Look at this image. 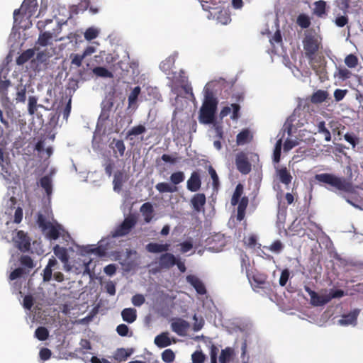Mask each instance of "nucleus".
<instances>
[{
    "instance_id": "nucleus-6",
    "label": "nucleus",
    "mask_w": 363,
    "mask_h": 363,
    "mask_svg": "<svg viewBox=\"0 0 363 363\" xmlns=\"http://www.w3.org/2000/svg\"><path fill=\"white\" fill-rule=\"evenodd\" d=\"M136 223L135 220L131 217H127L124 219L123 223L119 225L113 232H112V236L114 238L121 237L126 235L130 233L131 229L135 226Z\"/></svg>"
},
{
    "instance_id": "nucleus-36",
    "label": "nucleus",
    "mask_w": 363,
    "mask_h": 363,
    "mask_svg": "<svg viewBox=\"0 0 363 363\" xmlns=\"http://www.w3.org/2000/svg\"><path fill=\"white\" fill-rule=\"evenodd\" d=\"M296 24L303 29L308 28L311 24V18L306 13H301L297 16Z\"/></svg>"
},
{
    "instance_id": "nucleus-4",
    "label": "nucleus",
    "mask_w": 363,
    "mask_h": 363,
    "mask_svg": "<svg viewBox=\"0 0 363 363\" xmlns=\"http://www.w3.org/2000/svg\"><path fill=\"white\" fill-rule=\"evenodd\" d=\"M38 7L36 0H24L21 8L13 11L14 21H17V16L21 14H28L29 17L33 16Z\"/></svg>"
},
{
    "instance_id": "nucleus-21",
    "label": "nucleus",
    "mask_w": 363,
    "mask_h": 363,
    "mask_svg": "<svg viewBox=\"0 0 363 363\" xmlns=\"http://www.w3.org/2000/svg\"><path fill=\"white\" fill-rule=\"evenodd\" d=\"M252 139V135L248 129H243L237 135L236 143L238 145H243L250 143Z\"/></svg>"
},
{
    "instance_id": "nucleus-22",
    "label": "nucleus",
    "mask_w": 363,
    "mask_h": 363,
    "mask_svg": "<svg viewBox=\"0 0 363 363\" xmlns=\"http://www.w3.org/2000/svg\"><path fill=\"white\" fill-rule=\"evenodd\" d=\"M326 2L323 0H319L314 3L313 13L319 18H323L326 16Z\"/></svg>"
},
{
    "instance_id": "nucleus-19",
    "label": "nucleus",
    "mask_w": 363,
    "mask_h": 363,
    "mask_svg": "<svg viewBox=\"0 0 363 363\" xmlns=\"http://www.w3.org/2000/svg\"><path fill=\"white\" fill-rule=\"evenodd\" d=\"M154 342L160 348L166 347L172 344V341L169 337V333L167 332L162 333L157 335L155 338Z\"/></svg>"
},
{
    "instance_id": "nucleus-15",
    "label": "nucleus",
    "mask_w": 363,
    "mask_h": 363,
    "mask_svg": "<svg viewBox=\"0 0 363 363\" xmlns=\"http://www.w3.org/2000/svg\"><path fill=\"white\" fill-rule=\"evenodd\" d=\"M186 280L199 294L204 295L206 294V289L203 283L197 277L189 275L186 277Z\"/></svg>"
},
{
    "instance_id": "nucleus-43",
    "label": "nucleus",
    "mask_w": 363,
    "mask_h": 363,
    "mask_svg": "<svg viewBox=\"0 0 363 363\" xmlns=\"http://www.w3.org/2000/svg\"><path fill=\"white\" fill-rule=\"evenodd\" d=\"M185 175L182 171L174 172L170 176V181L174 186L177 185L184 181Z\"/></svg>"
},
{
    "instance_id": "nucleus-58",
    "label": "nucleus",
    "mask_w": 363,
    "mask_h": 363,
    "mask_svg": "<svg viewBox=\"0 0 363 363\" xmlns=\"http://www.w3.org/2000/svg\"><path fill=\"white\" fill-rule=\"evenodd\" d=\"M289 275H290V272L288 269H285L281 272V276L279 278V281L280 286H284L286 284V283L289 280Z\"/></svg>"
},
{
    "instance_id": "nucleus-29",
    "label": "nucleus",
    "mask_w": 363,
    "mask_h": 363,
    "mask_svg": "<svg viewBox=\"0 0 363 363\" xmlns=\"http://www.w3.org/2000/svg\"><path fill=\"white\" fill-rule=\"evenodd\" d=\"M52 38H54L53 33H51L50 31H45L40 33L38 36L36 44L42 47H45L51 44L50 41Z\"/></svg>"
},
{
    "instance_id": "nucleus-38",
    "label": "nucleus",
    "mask_w": 363,
    "mask_h": 363,
    "mask_svg": "<svg viewBox=\"0 0 363 363\" xmlns=\"http://www.w3.org/2000/svg\"><path fill=\"white\" fill-rule=\"evenodd\" d=\"M344 62L347 67L350 69H354L359 64V60L355 55L349 54L345 57Z\"/></svg>"
},
{
    "instance_id": "nucleus-13",
    "label": "nucleus",
    "mask_w": 363,
    "mask_h": 363,
    "mask_svg": "<svg viewBox=\"0 0 363 363\" xmlns=\"http://www.w3.org/2000/svg\"><path fill=\"white\" fill-rule=\"evenodd\" d=\"M276 176L279 181L286 186L290 184L293 179L292 175L286 167L277 168Z\"/></svg>"
},
{
    "instance_id": "nucleus-42",
    "label": "nucleus",
    "mask_w": 363,
    "mask_h": 363,
    "mask_svg": "<svg viewBox=\"0 0 363 363\" xmlns=\"http://www.w3.org/2000/svg\"><path fill=\"white\" fill-rule=\"evenodd\" d=\"M35 336L40 341L46 340L49 336V332L45 327H38L35 331Z\"/></svg>"
},
{
    "instance_id": "nucleus-41",
    "label": "nucleus",
    "mask_w": 363,
    "mask_h": 363,
    "mask_svg": "<svg viewBox=\"0 0 363 363\" xmlns=\"http://www.w3.org/2000/svg\"><path fill=\"white\" fill-rule=\"evenodd\" d=\"M130 353L124 348L118 349L113 354V358L118 362H124L130 356Z\"/></svg>"
},
{
    "instance_id": "nucleus-45",
    "label": "nucleus",
    "mask_w": 363,
    "mask_h": 363,
    "mask_svg": "<svg viewBox=\"0 0 363 363\" xmlns=\"http://www.w3.org/2000/svg\"><path fill=\"white\" fill-rule=\"evenodd\" d=\"M140 86H135L132 91L130 92V95L128 96V106H132L133 104L136 103V101L138 99V97L140 93Z\"/></svg>"
},
{
    "instance_id": "nucleus-60",
    "label": "nucleus",
    "mask_w": 363,
    "mask_h": 363,
    "mask_svg": "<svg viewBox=\"0 0 363 363\" xmlns=\"http://www.w3.org/2000/svg\"><path fill=\"white\" fill-rule=\"evenodd\" d=\"M145 301V297L142 294H135L132 297V303L135 306H140Z\"/></svg>"
},
{
    "instance_id": "nucleus-5",
    "label": "nucleus",
    "mask_w": 363,
    "mask_h": 363,
    "mask_svg": "<svg viewBox=\"0 0 363 363\" xmlns=\"http://www.w3.org/2000/svg\"><path fill=\"white\" fill-rule=\"evenodd\" d=\"M235 165L238 170L242 174H247L251 172V163L247 154L242 151L236 155Z\"/></svg>"
},
{
    "instance_id": "nucleus-26",
    "label": "nucleus",
    "mask_w": 363,
    "mask_h": 363,
    "mask_svg": "<svg viewBox=\"0 0 363 363\" xmlns=\"http://www.w3.org/2000/svg\"><path fill=\"white\" fill-rule=\"evenodd\" d=\"M64 24H66V22L63 23H60L58 22L56 25V27L52 29L51 33H53V38H55V41H63L66 39L72 40L74 38V35L72 33H70L67 36H59V34L62 31V27Z\"/></svg>"
},
{
    "instance_id": "nucleus-40",
    "label": "nucleus",
    "mask_w": 363,
    "mask_h": 363,
    "mask_svg": "<svg viewBox=\"0 0 363 363\" xmlns=\"http://www.w3.org/2000/svg\"><path fill=\"white\" fill-rule=\"evenodd\" d=\"M93 73L100 77L112 78L113 74L104 67H96L92 69Z\"/></svg>"
},
{
    "instance_id": "nucleus-31",
    "label": "nucleus",
    "mask_w": 363,
    "mask_h": 363,
    "mask_svg": "<svg viewBox=\"0 0 363 363\" xmlns=\"http://www.w3.org/2000/svg\"><path fill=\"white\" fill-rule=\"evenodd\" d=\"M0 165L1 167V174L6 178L11 176V164L7 160H4L3 150L0 148Z\"/></svg>"
},
{
    "instance_id": "nucleus-20",
    "label": "nucleus",
    "mask_w": 363,
    "mask_h": 363,
    "mask_svg": "<svg viewBox=\"0 0 363 363\" xmlns=\"http://www.w3.org/2000/svg\"><path fill=\"white\" fill-rule=\"evenodd\" d=\"M235 356V350L233 348L227 347L222 350L219 356L220 363H229L233 359Z\"/></svg>"
},
{
    "instance_id": "nucleus-62",
    "label": "nucleus",
    "mask_w": 363,
    "mask_h": 363,
    "mask_svg": "<svg viewBox=\"0 0 363 363\" xmlns=\"http://www.w3.org/2000/svg\"><path fill=\"white\" fill-rule=\"evenodd\" d=\"M25 273L23 269L22 268H16L14 269L9 275V279L11 281L15 280L19 277H21Z\"/></svg>"
},
{
    "instance_id": "nucleus-64",
    "label": "nucleus",
    "mask_w": 363,
    "mask_h": 363,
    "mask_svg": "<svg viewBox=\"0 0 363 363\" xmlns=\"http://www.w3.org/2000/svg\"><path fill=\"white\" fill-rule=\"evenodd\" d=\"M51 354L52 352L48 348H42L39 352L40 358L43 361L49 359L51 357Z\"/></svg>"
},
{
    "instance_id": "nucleus-56",
    "label": "nucleus",
    "mask_w": 363,
    "mask_h": 363,
    "mask_svg": "<svg viewBox=\"0 0 363 363\" xmlns=\"http://www.w3.org/2000/svg\"><path fill=\"white\" fill-rule=\"evenodd\" d=\"M71 58H72V61H71L72 65H75L77 67H79L82 65V61L85 57H84V55L82 54V55L74 54V55H71Z\"/></svg>"
},
{
    "instance_id": "nucleus-33",
    "label": "nucleus",
    "mask_w": 363,
    "mask_h": 363,
    "mask_svg": "<svg viewBox=\"0 0 363 363\" xmlns=\"http://www.w3.org/2000/svg\"><path fill=\"white\" fill-rule=\"evenodd\" d=\"M35 55L34 50L28 49L26 51L23 52L17 58H16V64L18 65H23L26 62H27L29 60H30Z\"/></svg>"
},
{
    "instance_id": "nucleus-59",
    "label": "nucleus",
    "mask_w": 363,
    "mask_h": 363,
    "mask_svg": "<svg viewBox=\"0 0 363 363\" xmlns=\"http://www.w3.org/2000/svg\"><path fill=\"white\" fill-rule=\"evenodd\" d=\"M257 236L255 235H250L247 238H245L244 243L249 247H254L257 244Z\"/></svg>"
},
{
    "instance_id": "nucleus-46",
    "label": "nucleus",
    "mask_w": 363,
    "mask_h": 363,
    "mask_svg": "<svg viewBox=\"0 0 363 363\" xmlns=\"http://www.w3.org/2000/svg\"><path fill=\"white\" fill-rule=\"evenodd\" d=\"M175 359V354L171 349H167L162 353V359L166 363H171Z\"/></svg>"
},
{
    "instance_id": "nucleus-11",
    "label": "nucleus",
    "mask_w": 363,
    "mask_h": 363,
    "mask_svg": "<svg viewBox=\"0 0 363 363\" xmlns=\"http://www.w3.org/2000/svg\"><path fill=\"white\" fill-rule=\"evenodd\" d=\"M206 202V198L204 194L198 193L193 196L191 199V204L194 210L200 212L203 210V206Z\"/></svg>"
},
{
    "instance_id": "nucleus-34",
    "label": "nucleus",
    "mask_w": 363,
    "mask_h": 363,
    "mask_svg": "<svg viewBox=\"0 0 363 363\" xmlns=\"http://www.w3.org/2000/svg\"><path fill=\"white\" fill-rule=\"evenodd\" d=\"M40 185L44 189L48 196H50L52 192V180L50 176L45 175L40 179Z\"/></svg>"
},
{
    "instance_id": "nucleus-39",
    "label": "nucleus",
    "mask_w": 363,
    "mask_h": 363,
    "mask_svg": "<svg viewBox=\"0 0 363 363\" xmlns=\"http://www.w3.org/2000/svg\"><path fill=\"white\" fill-rule=\"evenodd\" d=\"M318 133H322L324 135L325 140L329 142L331 140V134L330 130L325 127V122L320 121L317 125Z\"/></svg>"
},
{
    "instance_id": "nucleus-49",
    "label": "nucleus",
    "mask_w": 363,
    "mask_h": 363,
    "mask_svg": "<svg viewBox=\"0 0 363 363\" xmlns=\"http://www.w3.org/2000/svg\"><path fill=\"white\" fill-rule=\"evenodd\" d=\"M37 223L43 231L47 230L51 224L49 221L46 220L45 217L41 213L38 215Z\"/></svg>"
},
{
    "instance_id": "nucleus-50",
    "label": "nucleus",
    "mask_w": 363,
    "mask_h": 363,
    "mask_svg": "<svg viewBox=\"0 0 363 363\" xmlns=\"http://www.w3.org/2000/svg\"><path fill=\"white\" fill-rule=\"evenodd\" d=\"M344 138L347 142L352 145L353 148H354L359 143V138L353 133H347L345 134Z\"/></svg>"
},
{
    "instance_id": "nucleus-27",
    "label": "nucleus",
    "mask_w": 363,
    "mask_h": 363,
    "mask_svg": "<svg viewBox=\"0 0 363 363\" xmlns=\"http://www.w3.org/2000/svg\"><path fill=\"white\" fill-rule=\"evenodd\" d=\"M328 95L327 91L319 89L311 95V101L315 104H321L328 99Z\"/></svg>"
},
{
    "instance_id": "nucleus-1",
    "label": "nucleus",
    "mask_w": 363,
    "mask_h": 363,
    "mask_svg": "<svg viewBox=\"0 0 363 363\" xmlns=\"http://www.w3.org/2000/svg\"><path fill=\"white\" fill-rule=\"evenodd\" d=\"M218 101L213 93L208 88L204 89V101L200 109L199 121L204 124L212 123L215 118Z\"/></svg>"
},
{
    "instance_id": "nucleus-14",
    "label": "nucleus",
    "mask_w": 363,
    "mask_h": 363,
    "mask_svg": "<svg viewBox=\"0 0 363 363\" xmlns=\"http://www.w3.org/2000/svg\"><path fill=\"white\" fill-rule=\"evenodd\" d=\"M177 263V258L173 254L166 252L162 254L159 259L160 266L163 269H169Z\"/></svg>"
},
{
    "instance_id": "nucleus-3",
    "label": "nucleus",
    "mask_w": 363,
    "mask_h": 363,
    "mask_svg": "<svg viewBox=\"0 0 363 363\" xmlns=\"http://www.w3.org/2000/svg\"><path fill=\"white\" fill-rule=\"evenodd\" d=\"M320 44V38L315 33H306L303 40L306 56L309 59L313 58L315 53L318 51Z\"/></svg>"
},
{
    "instance_id": "nucleus-7",
    "label": "nucleus",
    "mask_w": 363,
    "mask_h": 363,
    "mask_svg": "<svg viewBox=\"0 0 363 363\" xmlns=\"http://www.w3.org/2000/svg\"><path fill=\"white\" fill-rule=\"evenodd\" d=\"M13 242L16 247L22 252H26L30 248V240L29 237L23 230L17 232L16 237L13 238Z\"/></svg>"
},
{
    "instance_id": "nucleus-52",
    "label": "nucleus",
    "mask_w": 363,
    "mask_h": 363,
    "mask_svg": "<svg viewBox=\"0 0 363 363\" xmlns=\"http://www.w3.org/2000/svg\"><path fill=\"white\" fill-rule=\"evenodd\" d=\"M284 247V246L283 243L280 240H275L269 247H268V249L270 251L278 254L283 250Z\"/></svg>"
},
{
    "instance_id": "nucleus-24",
    "label": "nucleus",
    "mask_w": 363,
    "mask_h": 363,
    "mask_svg": "<svg viewBox=\"0 0 363 363\" xmlns=\"http://www.w3.org/2000/svg\"><path fill=\"white\" fill-rule=\"evenodd\" d=\"M53 252L55 255L61 260L64 264H67L69 261V255L67 250L65 247H60L59 245H56L53 247Z\"/></svg>"
},
{
    "instance_id": "nucleus-32",
    "label": "nucleus",
    "mask_w": 363,
    "mask_h": 363,
    "mask_svg": "<svg viewBox=\"0 0 363 363\" xmlns=\"http://www.w3.org/2000/svg\"><path fill=\"white\" fill-rule=\"evenodd\" d=\"M153 211H154L153 206L149 202H146V203H143L140 207V212L144 216L145 220L146 223H149L151 221V220L152 218Z\"/></svg>"
},
{
    "instance_id": "nucleus-30",
    "label": "nucleus",
    "mask_w": 363,
    "mask_h": 363,
    "mask_svg": "<svg viewBox=\"0 0 363 363\" xmlns=\"http://www.w3.org/2000/svg\"><path fill=\"white\" fill-rule=\"evenodd\" d=\"M146 132V128L143 125H138L131 128L126 133V139L133 140L134 137L142 135Z\"/></svg>"
},
{
    "instance_id": "nucleus-37",
    "label": "nucleus",
    "mask_w": 363,
    "mask_h": 363,
    "mask_svg": "<svg viewBox=\"0 0 363 363\" xmlns=\"http://www.w3.org/2000/svg\"><path fill=\"white\" fill-rule=\"evenodd\" d=\"M16 101L17 103H24L26 99V88L22 84L16 86Z\"/></svg>"
},
{
    "instance_id": "nucleus-51",
    "label": "nucleus",
    "mask_w": 363,
    "mask_h": 363,
    "mask_svg": "<svg viewBox=\"0 0 363 363\" xmlns=\"http://www.w3.org/2000/svg\"><path fill=\"white\" fill-rule=\"evenodd\" d=\"M21 265L29 269L34 267L33 260L28 255H22L20 258Z\"/></svg>"
},
{
    "instance_id": "nucleus-48",
    "label": "nucleus",
    "mask_w": 363,
    "mask_h": 363,
    "mask_svg": "<svg viewBox=\"0 0 363 363\" xmlns=\"http://www.w3.org/2000/svg\"><path fill=\"white\" fill-rule=\"evenodd\" d=\"M99 30L93 27L89 28L84 33V38L87 40H92L99 35Z\"/></svg>"
},
{
    "instance_id": "nucleus-54",
    "label": "nucleus",
    "mask_w": 363,
    "mask_h": 363,
    "mask_svg": "<svg viewBox=\"0 0 363 363\" xmlns=\"http://www.w3.org/2000/svg\"><path fill=\"white\" fill-rule=\"evenodd\" d=\"M53 55V52H50L47 49L38 52L37 59L40 62H45Z\"/></svg>"
},
{
    "instance_id": "nucleus-63",
    "label": "nucleus",
    "mask_w": 363,
    "mask_h": 363,
    "mask_svg": "<svg viewBox=\"0 0 363 363\" xmlns=\"http://www.w3.org/2000/svg\"><path fill=\"white\" fill-rule=\"evenodd\" d=\"M128 331L129 328L125 324H120L116 328L117 333L122 337L127 336Z\"/></svg>"
},
{
    "instance_id": "nucleus-18",
    "label": "nucleus",
    "mask_w": 363,
    "mask_h": 363,
    "mask_svg": "<svg viewBox=\"0 0 363 363\" xmlns=\"http://www.w3.org/2000/svg\"><path fill=\"white\" fill-rule=\"evenodd\" d=\"M170 244H160L156 242L148 243L145 248L147 252L150 253H160L163 252H167L169 250Z\"/></svg>"
},
{
    "instance_id": "nucleus-55",
    "label": "nucleus",
    "mask_w": 363,
    "mask_h": 363,
    "mask_svg": "<svg viewBox=\"0 0 363 363\" xmlns=\"http://www.w3.org/2000/svg\"><path fill=\"white\" fill-rule=\"evenodd\" d=\"M82 252L90 254V253H97L99 255H102L103 252L101 251L100 247H93L91 245H86L83 246L82 248Z\"/></svg>"
},
{
    "instance_id": "nucleus-16",
    "label": "nucleus",
    "mask_w": 363,
    "mask_h": 363,
    "mask_svg": "<svg viewBox=\"0 0 363 363\" xmlns=\"http://www.w3.org/2000/svg\"><path fill=\"white\" fill-rule=\"evenodd\" d=\"M359 314V310L354 309L348 314L342 315V318L338 320L341 325H356L357 317Z\"/></svg>"
},
{
    "instance_id": "nucleus-44",
    "label": "nucleus",
    "mask_w": 363,
    "mask_h": 363,
    "mask_svg": "<svg viewBox=\"0 0 363 363\" xmlns=\"http://www.w3.org/2000/svg\"><path fill=\"white\" fill-rule=\"evenodd\" d=\"M282 140L279 139L277 141L273 152V161L275 163H279L281 158Z\"/></svg>"
},
{
    "instance_id": "nucleus-10",
    "label": "nucleus",
    "mask_w": 363,
    "mask_h": 363,
    "mask_svg": "<svg viewBox=\"0 0 363 363\" xmlns=\"http://www.w3.org/2000/svg\"><path fill=\"white\" fill-rule=\"evenodd\" d=\"M201 186V180L200 174L198 172L194 171L191 174L189 179L187 180V189L191 192H196L200 189Z\"/></svg>"
},
{
    "instance_id": "nucleus-35",
    "label": "nucleus",
    "mask_w": 363,
    "mask_h": 363,
    "mask_svg": "<svg viewBox=\"0 0 363 363\" xmlns=\"http://www.w3.org/2000/svg\"><path fill=\"white\" fill-rule=\"evenodd\" d=\"M155 188L160 193H173L177 191L176 186L170 185L166 182L157 184Z\"/></svg>"
},
{
    "instance_id": "nucleus-57",
    "label": "nucleus",
    "mask_w": 363,
    "mask_h": 363,
    "mask_svg": "<svg viewBox=\"0 0 363 363\" xmlns=\"http://www.w3.org/2000/svg\"><path fill=\"white\" fill-rule=\"evenodd\" d=\"M48 228L49 230L47 233V236L50 239L57 240L60 236L59 230L57 229L56 227L52 225L51 224Z\"/></svg>"
},
{
    "instance_id": "nucleus-23",
    "label": "nucleus",
    "mask_w": 363,
    "mask_h": 363,
    "mask_svg": "<svg viewBox=\"0 0 363 363\" xmlns=\"http://www.w3.org/2000/svg\"><path fill=\"white\" fill-rule=\"evenodd\" d=\"M123 320L128 323H133L137 318V311L133 308H124L121 312Z\"/></svg>"
},
{
    "instance_id": "nucleus-2",
    "label": "nucleus",
    "mask_w": 363,
    "mask_h": 363,
    "mask_svg": "<svg viewBox=\"0 0 363 363\" xmlns=\"http://www.w3.org/2000/svg\"><path fill=\"white\" fill-rule=\"evenodd\" d=\"M315 179L319 183L328 184L330 187L347 193H352L354 186L351 182L344 177H339L329 173L315 174Z\"/></svg>"
},
{
    "instance_id": "nucleus-17",
    "label": "nucleus",
    "mask_w": 363,
    "mask_h": 363,
    "mask_svg": "<svg viewBox=\"0 0 363 363\" xmlns=\"http://www.w3.org/2000/svg\"><path fill=\"white\" fill-rule=\"evenodd\" d=\"M126 180L127 176L123 172H116L113 181V190L119 193L122 190L123 185L126 182Z\"/></svg>"
},
{
    "instance_id": "nucleus-25",
    "label": "nucleus",
    "mask_w": 363,
    "mask_h": 363,
    "mask_svg": "<svg viewBox=\"0 0 363 363\" xmlns=\"http://www.w3.org/2000/svg\"><path fill=\"white\" fill-rule=\"evenodd\" d=\"M248 202L249 200L247 197L244 196L241 198L238 206L237 220L238 221H242L244 219Z\"/></svg>"
},
{
    "instance_id": "nucleus-8",
    "label": "nucleus",
    "mask_w": 363,
    "mask_h": 363,
    "mask_svg": "<svg viewBox=\"0 0 363 363\" xmlns=\"http://www.w3.org/2000/svg\"><path fill=\"white\" fill-rule=\"evenodd\" d=\"M304 290L308 294L311 298V304L313 306H322L329 302L328 295H319L313 291L309 286H305Z\"/></svg>"
},
{
    "instance_id": "nucleus-61",
    "label": "nucleus",
    "mask_w": 363,
    "mask_h": 363,
    "mask_svg": "<svg viewBox=\"0 0 363 363\" xmlns=\"http://www.w3.org/2000/svg\"><path fill=\"white\" fill-rule=\"evenodd\" d=\"M338 8L346 13L350 8V0H336Z\"/></svg>"
},
{
    "instance_id": "nucleus-9",
    "label": "nucleus",
    "mask_w": 363,
    "mask_h": 363,
    "mask_svg": "<svg viewBox=\"0 0 363 363\" xmlns=\"http://www.w3.org/2000/svg\"><path fill=\"white\" fill-rule=\"evenodd\" d=\"M189 327V323L180 318L173 319L171 323L172 330L179 336H185Z\"/></svg>"
},
{
    "instance_id": "nucleus-53",
    "label": "nucleus",
    "mask_w": 363,
    "mask_h": 363,
    "mask_svg": "<svg viewBox=\"0 0 363 363\" xmlns=\"http://www.w3.org/2000/svg\"><path fill=\"white\" fill-rule=\"evenodd\" d=\"M205 359V354L201 351H196L191 355L193 363H203Z\"/></svg>"
},
{
    "instance_id": "nucleus-28",
    "label": "nucleus",
    "mask_w": 363,
    "mask_h": 363,
    "mask_svg": "<svg viewBox=\"0 0 363 363\" xmlns=\"http://www.w3.org/2000/svg\"><path fill=\"white\" fill-rule=\"evenodd\" d=\"M335 77H337L339 79L342 81H345L352 77V73L348 69V67H345L343 66H339L336 68V71L334 74Z\"/></svg>"
},
{
    "instance_id": "nucleus-47",
    "label": "nucleus",
    "mask_w": 363,
    "mask_h": 363,
    "mask_svg": "<svg viewBox=\"0 0 363 363\" xmlns=\"http://www.w3.org/2000/svg\"><path fill=\"white\" fill-rule=\"evenodd\" d=\"M37 101H38V99L36 96H29L28 111L30 115L34 114L35 112L37 111Z\"/></svg>"
},
{
    "instance_id": "nucleus-12",
    "label": "nucleus",
    "mask_w": 363,
    "mask_h": 363,
    "mask_svg": "<svg viewBox=\"0 0 363 363\" xmlns=\"http://www.w3.org/2000/svg\"><path fill=\"white\" fill-rule=\"evenodd\" d=\"M109 147L112 149L115 157H123L124 155L125 145L123 140L113 138Z\"/></svg>"
}]
</instances>
